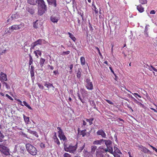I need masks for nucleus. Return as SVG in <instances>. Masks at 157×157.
Returning <instances> with one entry per match:
<instances>
[{"instance_id": "1", "label": "nucleus", "mask_w": 157, "mask_h": 157, "mask_svg": "<svg viewBox=\"0 0 157 157\" xmlns=\"http://www.w3.org/2000/svg\"><path fill=\"white\" fill-rule=\"evenodd\" d=\"M25 146L29 154L33 155H36L37 151L34 146L29 143L26 144Z\"/></svg>"}, {"instance_id": "2", "label": "nucleus", "mask_w": 157, "mask_h": 157, "mask_svg": "<svg viewBox=\"0 0 157 157\" xmlns=\"http://www.w3.org/2000/svg\"><path fill=\"white\" fill-rule=\"evenodd\" d=\"M63 145L64 149L66 151L74 154L75 153L76 150V145L73 146L72 144H71L68 146L66 144L64 143Z\"/></svg>"}, {"instance_id": "3", "label": "nucleus", "mask_w": 157, "mask_h": 157, "mask_svg": "<svg viewBox=\"0 0 157 157\" xmlns=\"http://www.w3.org/2000/svg\"><path fill=\"white\" fill-rule=\"evenodd\" d=\"M104 141L105 142V144L107 146V148L106 149L103 148L101 150V152H104L108 151L111 153L113 154V147H111L110 146L111 145V142L109 140H104Z\"/></svg>"}, {"instance_id": "4", "label": "nucleus", "mask_w": 157, "mask_h": 157, "mask_svg": "<svg viewBox=\"0 0 157 157\" xmlns=\"http://www.w3.org/2000/svg\"><path fill=\"white\" fill-rule=\"evenodd\" d=\"M0 151L6 155H10L9 149L3 144H0Z\"/></svg>"}, {"instance_id": "5", "label": "nucleus", "mask_w": 157, "mask_h": 157, "mask_svg": "<svg viewBox=\"0 0 157 157\" xmlns=\"http://www.w3.org/2000/svg\"><path fill=\"white\" fill-rule=\"evenodd\" d=\"M24 24L23 23H21L19 25H13L10 27L12 31L14 30H18L23 28L24 27Z\"/></svg>"}, {"instance_id": "6", "label": "nucleus", "mask_w": 157, "mask_h": 157, "mask_svg": "<svg viewBox=\"0 0 157 157\" xmlns=\"http://www.w3.org/2000/svg\"><path fill=\"white\" fill-rule=\"evenodd\" d=\"M76 149L78 148V151L81 152L85 146V144L80 141H78L76 144Z\"/></svg>"}, {"instance_id": "7", "label": "nucleus", "mask_w": 157, "mask_h": 157, "mask_svg": "<svg viewBox=\"0 0 157 157\" xmlns=\"http://www.w3.org/2000/svg\"><path fill=\"white\" fill-rule=\"evenodd\" d=\"M86 87L88 90H92L93 89V86L89 78H87L86 80Z\"/></svg>"}, {"instance_id": "8", "label": "nucleus", "mask_w": 157, "mask_h": 157, "mask_svg": "<svg viewBox=\"0 0 157 157\" xmlns=\"http://www.w3.org/2000/svg\"><path fill=\"white\" fill-rule=\"evenodd\" d=\"M42 40L39 39L36 41L33 42L31 45V49H34L35 47L38 45H41L42 44Z\"/></svg>"}, {"instance_id": "9", "label": "nucleus", "mask_w": 157, "mask_h": 157, "mask_svg": "<svg viewBox=\"0 0 157 157\" xmlns=\"http://www.w3.org/2000/svg\"><path fill=\"white\" fill-rule=\"evenodd\" d=\"M37 4L38 8H47V6L43 0H38Z\"/></svg>"}, {"instance_id": "10", "label": "nucleus", "mask_w": 157, "mask_h": 157, "mask_svg": "<svg viewBox=\"0 0 157 157\" xmlns=\"http://www.w3.org/2000/svg\"><path fill=\"white\" fill-rule=\"evenodd\" d=\"M0 80L2 82V81H6L7 80V75L2 72L0 73Z\"/></svg>"}, {"instance_id": "11", "label": "nucleus", "mask_w": 157, "mask_h": 157, "mask_svg": "<svg viewBox=\"0 0 157 157\" xmlns=\"http://www.w3.org/2000/svg\"><path fill=\"white\" fill-rule=\"evenodd\" d=\"M47 10V8H38V14L40 16L43 15Z\"/></svg>"}, {"instance_id": "12", "label": "nucleus", "mask_w": 157, "mask_h": 157, "mask_svg": "<svg viewBox=\"0 0 157 157\" xmlns=\"http://www.w3.org/2000/svg\"><path fill=\"white\" fill-rule=\"evenodd\" d=\"M35 9V8L33 6H28L26 8V11L31 14H33L34 13Z\"/></svg>"}, {"instance_id": "13", "label": "nucleus", "mask_w": 157, "mask_h": 157, "mask_svg": "<svg viewBox=\"0 0 157 157\" xmlns=\"http://www.w3.org/2000/svg\"><path fill=\"white\" fill-rule=\"evenodd\" d=\"M97 134L98 135H100L102 138H106V135L105 132L102 129L97 131Z\"/></svg>"}, {"instance_id": "14", "label": "nucleus", "mask_w": 157, "mask_h": 157, "mask_svg": "<svg viewBox=\"0 0 157 157\" xmlns=\"http://www.w3.org/2000/svg\"><path fill=\"white\" fill-rule=\"evenodd\" d=\"M48 4L53 6L54 7H56L57 4H56V0H47Z\"/></svg>"}, {"instance_id": "15", "label": "nucleus", "mask_w": 157, "mask_h": 157, "mask_svg": "<svg viewBox=\"0 0 157 157\" xmlns=\"http://www.w3.org/2000/svg\"><path fill=\"white\" fill-rule=\"evenodd\" d=\"M50 20L53 23H57L59 20V17L58 16H56L54 15H52L50 17Z\"/></svg>"}, {"instance_id": "16", "label": "nucleus", "mask_w": 157, "mask_h": 157, "mask_svg": "<svg viewBox=\"0 0 157 157\" xmlns=\"http://www.w3.org/2000/svg\"><path fill=\"white\" fill-rule=\"evenodd\" d=\"M139 148L141 151L144 153L148 152L149 151L148 149L142 145L139 146Z\"/></svg>"}, {"instance_id": "17", "label": "nucleus", "mask_w": 157, "mask_h": 157, "mask_svg": "<svg viewBox=\"0 0 157 157\" xmlns=\"http://www.w3.org/2000/svg\"><path fill=\"white\" fill-rule=\"evenodd\" d=\"M137 9L140 13H142L144 11V8L141 5H139L137 6Z\"/></svg>"}, {"instance_id": "18", "label": "nucleus", "mask_w": 157, "mask_h": 157, "mask_svg": "<svg viewBox=\"0 0 157 157\" xmlns=\"http://www.w3.org/2000/svg\"><path fill=\"white\" fill-rule=\"evenodd\" d=\"M44 86H45L48 89H49L50 87H52V88H54V86L52 84L48 82H45Z\"/></svg>"}, {"instance_id": "19", "label": "nucleus", "mask_w": 157, "mask_h": 157, "mask_svg": "<svg viewBox=\"0 0 157 157\" xmlns=\"http://www.w3.org/2000/svg\"><path fill=\"white\" fill-rule=\"evenodd\" d=\"M104 142L103 139H101L99 140H97L94 141L93 144L95 145L101 144V143Z\"/></svg>"}, {"instance_id": "20", "label": "nucleus", "mask_w": 157, "mask_h": 157, "mask_svg": "<svg viewBox=\"0 0 157 157\" xmlns=\"http://www.w3.org/2000/svg\"><path fill=\"white\" fill-rule=\"evenodd\" d=\"M23 117L24 121L26 124H29V118L28 117H26L24 114L23 115Z\"/></svg>"}, {"instance_id": "21", "label": "nucleus", "mask_w": 157, "mask_h": 157, "mask_svg": "<svg viewBox=\"0 0 157 157\" xmlns=\"http://www.w3.org/2000/svg\"><path fill=\"white\" fill-rule=\"evenodd\" d=\"M34 53L35 54V56L37 58L39 57L38 54L40 56H41L42 55L41 51L39 50H36L34 51Z\"/></svg>"}, {"instance_id": "22", "label": "nucleus", "mask_w": 157, "mask_h": 157, "mask_svg": "<svg viewBox=\"0 0 157 157\" xmlns=\"http://www.w3.org/2000/svg\"><path fill=\"white\" fill-rule=\"evenodd\" d=\"M80 60L81 62V64L83 66L85 65V60L84 57L82 56L80 57Z\"/></svg>"}, {"instance_id": "23", "label": "nucleus", "mask_w": 157, "mask_h": 157, "mask_svg": "<svg viewBox=\"0 0 157 157\" xmlns=\"http://www.w3.org/2000/svg\"><path fill=\"white\" fill-rule=\"evenodd\" d=\"M81 72L82 71L81 68H78L76 75L77 78H79L81 77Z\"/></svg>"}, {"instance_id": "24", "label": "nucleus", "mask_w": 157, "mask_h": 157, "mask_svg": "<svg viewBox=\"0 0 157 157\" xmlns=\"http://www.w3.org/2000/svg\"><path fill=\"white\" fill-rule=\"evenodd\" d=\"M59 137L61 140H62L63 141H66L67 139L64 134L58 136Z\"/></svg>"}, {"instance_id": "25", "label": "nucleus", "mask_w": 157, "mask_h": 157, "mask_svg": "<svg viewBox=\"0 0 157 157\" xmlns=\"http://www.w3.org/2000/svg\"><path fill=\"white\" fill-rule=\"evenodd\" d=\"M68 34L69 35V37L74 41L75 42L76 40L75 37L71 33L69 32L68 33Z\"/></svg>"}, {"instance_id": "26", "label": "nucleus", "mask_w": 157, "mask_h": 157, "mask_svg": "<svg viewBox=\"0 0 157 157\" xmlns=\"http://www.w3.org/2000/svg\"><path fill=\"white\" fill-rule=\"evenodd\" d=\"M97 147L93 145L91 147V152L92 154L94 153L96 149H97Z\"/></svg>"}, {"instance_id": "27", "label": "nucleus", "mask_w": 157, "mask_h": 157, "mask_svg": "<svg viewBox=\"0 0 157 157\" xmlns=\"http://www.w3.org/2000/svg\"><path fill=\"white\" fill-rule=\"evenodd\" d=\"M45 59H43L42 58H40V65L42 67L44 64V62H45Z\"/></svg>"}, {"instance_id": "28", "label": "nucleus", "mask_w": 157, "mask_h": 157, "mask_svg": "<svg viewBox=\"0 0 157 157\" xmlns=\"http://www.w3.org/2000/svg\"><path fill=\"white\" fill-rule=\"evenodd\" d=\"M28 2L31 5H35L36 2V0H27Z\"/></svg>"}, {"instance_id": "29", "label": "nucleus", "mask_w": 157, "mask_h": 157, "mask_svg": "<svg viewBox=\"0 0 157 157\" xmlns=\"http://www.w3.org/2000/svg\"><path fill=\"white\" fill-rule=\"evenodd\" d=\"M85 119L86 121L88 122L89 123V125H91L93 123V121L94 119L93 118H91L89 119Z\"/></svg>"}, {"instance_id": "30", "label": "nucleus", "mask_w": 157, "mask_h": 157, "mask_svg": "<svg viewBox=\"0 0 157 157\" xmlns=\"http://www.w3.org/2000/svg\"><path fill=\"white\" fill-rule=\"evenodd\" d=\"M57 129L59 130L58 133L59 134L58 136H60L61 135L64 134L63 132L62 129H61L60 127H58L57 128Z\"/></svg>"}, {"instance_id": "31", "label": "nucleus", "mask_w": 157, "mask_h": 157, "mask_svg": "<svg viewBox=\"0 0 157 157\" xmlns=\"http://www.w3.org/2000/svg\"><path fill=\"white\" fill-rule=\"evenodd\" d=\"M96 157H103L102 153L100 152H96Z\"/></svg>"}, {"instance_id": "32", "label": "nucleus", "mask_w": 157, "mask_h": 157, "mask_svg": "<svg viewBox=\"0 0 157 157\" xmlns=\"http://www.w3.org/2000/svg\"><path fill=\"white\" fill-rule=\"evenodd\" d=\"M18 16L17 13L13 14L11 17L12 18V20L13 19H16L18 18Z\"/></svg>"}, {"instance_id": "33", "label": "nucleus", "mask_w": 157, "mask_h": 157, "mask_svg": "<svg viewBox=\"0 0 157 157\" xmlns=\"http://www.w3.org/2000/svg\"><path fill=\"white\" fill-rule=\"evenodd\" d=\"M23 103L24 104V105L27 107L29 109L32 110V108L25 101H23Z\"/></svg>"}, {"instance_id": "34", "label": "nucleus", "mask_w": 157, "mask_h": 157, "mask_svg": "<svg viewBox=\"0 0 157 157\" xmlns=\"http://www.w3.org/2000/svg\"><path fill=\"white\" fill-rule=\"evenodd\" d=\"M29 56V65H30L33 63V59L31 56L30 54Z\"/></svg>"}, {"instance_id": "35", "label": "nucleus", "mask_w": 157, "mask_h": 157, "mask_svg": "<svg viewBox=\"0 0 157 157\" xmlns=\"http://www.w3.org/2000/svg\"><path fill=\"white\" fill-rule=\"evenodd\" d=\"M149 69L150 71H152V70H153L157 72V69L154 67H153L152 65L150 66L149 67Z\"/></svg>"}, {"instance_id": "36", "label": "nucleus", "mask_w": 157, "mask_h": 157, "mask_svg": "<svg viewBox=\"0 0 157 157\" xmlns=\"http://www.w3.org/2000/svg\"><path fill=\"white\" fill-rule=\"evenodd\" d=\"M139 2L142 4H144L147 3V0H139Z\"/></svg>"}, {"instance_id": "37", "label": "nucleus", "mask_w": 157, "mask_h": 157, "mask_svg": "<svg viewBox=\"0 0 157 157\" xmlns=\"http://www.w3.org/2000/svg\"><path fill=\"white\" fill-rule=\"evenodd\" d=\"M31 77L32 80L34 79V71H30Z\"/></svg>"}, {"instance_id": "38", "label": "nucleus", "mask_w": 157, "mask_h": 157, "mask_svg": "<svg viewBox=\"0 0 157 157\" xmlns=\"http://www.w3.org/2000/svg\"><path fill=\"white\" fill-rule=\"evenodd\" d=\"M2 83L3 85H5L6 87V88L8 89L10 88V86H9L8 85L7 83L5 82V81H2Z\"/></svg>"}, {"instance_id": "39", "label": "nucleus", "mask_w": 157, "mask_h": 157, "mask_svg": "<svg viewBox=\"0 0 157 157\" xmlns=\"http://www.w3.org/2000/svg\"><path fill=\"white\" fill-rule=\"evenodd\" d=\"M81 94L82 96L83 95H86L87 94V92L84 89H82L81 90Z\"/></svg>"}, {"instance_id": "40", "label": "nucleus", "mask_w": 157, "mask_h": 157, "mask_svg": "<svg viewBox=\"0 0 157 157\" xmlns=\"http://www.w3.org/2000/svg\"><path fill=\"white\" fill-rule=\"evenodd\" d=\"M54 142L55 143H56L58 146H59L60 144V142H59V139L58 138L57 139H56L54 140Z\"/></svg>"}, {"instance_id": "41", "label": "nucleus", "mask_w": 157, "mask_h": 157, "mask_svg": "<svg viewBox=\"0 0 157 157\" xmlns=\"http://www.w3.org/2000/svg\"><path fill=\"white\" fill-rule=\"evenodd\" d=\"M63 157H71V155L67 153H65L63 155Z\"/></svg>"}, {"instance_id": "42", "label": "nucleus", "mask_w": 157, "mask_h": 157, "mask_svg": "<svg viewBox=\"0 0 157 157\" xmlns=\"http://www.w3.org/2000/svg\"><path fill=\"white\" fill-rule=\"evenodd\" d=\"M70 53V51H68L66 52H63L62 54V55L64 56L65 55H68Z\"/></svg>"}, {"instance_id": "43", "label": "nucleus", "mask_w": 157, "mask_h": 157, "mask_svg": "<svg viewBox=\"0 0 157 157\" xmlns=\"http://www.w3.org/2000/svg\"><path fill=\"white\" fill-rule=\"evenodd\" d=\"M85 131L86 130L81 131V134L82 136V137H84L86 135Z\"/></svg>"}, {"instance_id": "44", "label": "nucleus", "mask_w": 157, "mask_h": 157, "mask_svg": "<svg viewBox=\"0 0 157 157\" xmlns=\"http://www.w3.org/2000/svg\"><path fill=\"white\" fill-rule=\"evenodd\" d=\"M13 31H12L11 29H10V27H9V29H7L6 30V33H11Z\"/></svg>"}, {"instance_id": "45", "label": "nucleus", "mask_w": 157, "mask_h": 157, "mask_svg": "<svg viewBox=\"0 0 157 157\" xmlns=\"http://www.w3.org/2000/svg\"><path fill=\"white\" fill-rule=\"evenodd\" d=\"M37 84L38 87L40 88L42 90L44 89V87L42 84H40V83H37Z\"/></svg>"}, {"instance_id": "46", "label": "nucleus", "mask_w": 157, "mask_h": 157, "mask_svg": "<svg viewBox=\"0 0 157 157\" xmlns=\"http://www.w3.org/2000/svg\"><path fill=\"white\" fill-rule=\"evenodd\" d=\"M105 101L107 102L108 103H109V104L113 105V103L110 101L109 100H107V99H105Z\"/></svg>"}, {"instance_id": "47", "label": "nucleus", "mask_w": 157, "mask_h": 157, "mask_svg": "<svg viewBox=\"0 0 157 157\" xmlns=\"http://www.w3.org/2000/svg\"><path fill=\"white\" fill-rule=\"evenodd\" d=\"M6 96L10 100H12V101H13V98L11 97H10V96H9L8 94H6Z\"/></svg>"}, {"instance_id": "48", "label": "nucleus", "mask_w": 157, "mask_h": 157, "mask_svg": "<svg viewBox=\"0 0 157 157\" xmlns=\"http://www.w3.org/2000/svg\"><path fill=\"white\" fill-rule=\"evenodd\" d=\"M89 28H90V30L91 31H93V29L92 26V25L91 24L90 22H89Z\"/></svg>"}, {"instance_id": "49", "label": "nucleus", "mask_w": 157, "mask_h": 157, "mask_svg": "<svg viewBox=\"0 0 157 157\" xmlns=\"http://www.w3.org/2000/svg\"><path fill=\"white\" fill-rule=\"evenodd\" d=\"M151 147L152 149H153L156 152H157V149L155 148V147H153V146H152V145H151L150 144H148Z\"/></svg>"}, {"instance_id": "50", "label": "nucleus", "mask_w": 157, "mask_h": 157, "mask_svg": "<svg viewBox=\"0 0 157 157\" xmlns=\"http://www.w3.org/2000/svg\"><path fill=\"white\" fill-rule=\"evenodd\" d=\"M15 100L17 101L19 103V104L20 105H21L22 106H24V105H23L22 104V101H21L20 100H19V99H16V98H15Z\"/></svg>"}, {"instance_id": "51", "label": "nucleus", "mask_w": 157, "mask_h": 157, "mask_svg": "<svg viewBox=\"0 0 157 157\" xmlns=\"http://www.w3.org/2000/svg\"><path fill=\"white\" fill-rule=\"evenodd\" d=\"M4 137V136L3 135H0V142L2 141Z\"/></svg>"}, {"instance_id": "52", "label": "nucleus", "mask_w": 157, "mask_h": 157, "mask_svg": "<svg viewBox=\"0 0 157 157\" xmlns=\"http://www.w3.org/2000/svg\"><path fill=\"white\" fill-rule=\"evenodd\" d=\"M95 48L98 50L99 55L100 56H102L100 52V50L99 48L97 47H96Z\"/></svg>"}, {"instance_id": "53", "label": "nucleus", "mask_w": 157, "mask_h": 157, "mask_svg": "<svg viewBox=\"0 0 157 157\" xmlns=\"http://www.w3.org/2000/svg\"><path fill=\"white\" fill-rule=\"evenodd\" d=\"M132 94L133 95H134L136 98V96H137L139 98H141V96L137 93H134L133 94L132 93Z\"/></svg>"}, {"instance_id": "54", "label": "nucleus", "mask_w": 157, "mask_h": 157, "mask_svg": "<svg viewBox=\"0 0 157 157\" xmlns=\"http://www.w3.org/2000/svg\"><path fill=\"white\" fill-rule=\"evenodd\" d=\"M33 135H34V136H35L36 137H38L39 136L37 134V133L36 131H34Z\"/></svg>"}, {"instance_id": "55", "label": "nucleus", "mask_w": 157, "mask_h": 157, "mask_svg": "<svg viewBox=\"0 0 157 157\" xmlns=\"http://www.w3.org/2000/svg\"><path fill=\"white\" fill-rule=\"evenodd\" d=\"M113 155L114 157H120V155L117 154L116 153H114Z\"/></svg>"}, {"instance_id": "56", "label": "nucleus", "mask_w": 157, "mask_h": 157, "mask_svg": "<svg viewBox=\"0 0 157 157\" xmlns=\"http://www.w3.org/2000/svg\"><path fill=\"white\" fill-rule=\"evenodd\" d=\"M133 101L136 104H137V103L139 102V101L137 99H136L134 98H133Z\"/></svg>"}, {"instance_id": "57", "label": "nucleus", "mask_w": 157, "mask_h": 157, "mask_svg": "<svg viewBox=\"0 0 157 157\" xmlns=\"http://www.w3.org/2000/svg\"><path fill=\"white\" fill-rule=\"evenodd\" d=\"M117 121H122L123 122V123L124 122V120H123L122 119H121L120 118H118L117 120Z\"/></svg>"}, {"instance_id": "58", "label": "nucleus", "mask_w": 157, "mask_h": 157, "mask_svg": "<svg viewBox=\"0 0 157 157\" xmlns=\"http://www.w3.org/2000/svg\"><path fill=\"white\" fill-rule=\"evenodd\" d=\"M94 8H95L94 10L95 13L96 14H97L98 13V10L96 8L95 6H94Z\"/></svg>"}, {"instance_id": "59", "label": "nucleus", "mask_w": 157, "mask_h": 157, "mask_svg": "<svg viewBox=\"0 0 157 157\" xmlns=\"http://www.w3.org/2000/svg\"><path fill=\"white\" fill-rule=\"evenodd\" d=\"M40 146L42 148H44L45 147V144L43 143L41 144Z\"/></svg>"}, {"instance_id": "60", "label": "nucleus", "mask_w": 157, "mask_h": 157, "mask_svg": "<svg viewBox=\"0 0 157 157\" xmlns=\"http://www.w3.org/2000/svg\"><path fill=\"white\" fill-rule=\"evenodd\" d=\"M155 11L154 10H152L150 12L151 14H154L155 13Z\"/></svg>"}, {"instance_id": "61", "label": "nucleus", "mask_w": 157, "mask_h": 157, "mask_svg": "<svg viewBox=\"0 0 157 157\" xmlns=\"http://www.w3.org/2000/svg\"><path fill=\"white\" fill-rule=\"evenodd\" d=\"M34 71V67L32 65L31 66V70H30V71Z\"/></svg>"}, {"instance_id": "62", "label": "nucleus", "mask_w": 157, "mask_h": 157, "mask_svg": "<svg viewBox=\"0 0 157 157\" xmlns=\"http://www.w3.org/2000/svg\"><path fill=\"white\" fill-rule=\"evenodd\" d=\"M109 68L110 69V70L113 73L114 75H115V74L114 72L113 71V70L112 67H109Z\"/></svg>"}, {"instance_id": "63", "label": "nucleus", "mask_w": 157, "mask_h": 157, "mask_svg": "<svg viewBox=\"0 0 157 157\" xmlns=\"http://www.w3.org/2000/svg\"><path fill=\"white\" fill-rule=\"evenodd\" d=\"M53 139H54V140H56V139H58V138L57 137L56 133H55L54 135V136L53 137Z\"/></svg>"}, {"instance_id": "64", "label": "nucleus", "mask_w": 157, "mask_h": 157, "mask_svg": "<svg viewBox=\"0 0 157 157\" xmlns=\"http://www.w3.org/2000/svg\"><path fill=\"white\" fill-rule=\"evenodd\" d=\"M48 67H50V69L51 70H53L54 69V67L52 66L48 65Z\"/></svg>"}]
</instances>
